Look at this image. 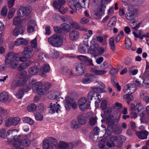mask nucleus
Returning <instances> with one entry per match:
<instances>
[{"instance_id":"nucleus-1","label":"nucleus","mask_w":149,"mask_h":149,"mask_svg":"<svg viewBox=\"0 0 149 149\" xmlns=\"http://www.w3.org/2000/svg\"><path fill=\"white\" fill-rule=\"evenodd\" d=\"M29 84L32 85L33 91L34 93L40 95H46L48 93V91L50 88L51 85L49 83H47L45 85L46 88H42L43 84L40 82H36V80L33 78L30 79L29 81Z\"/></svg>"},{"instance_id":"nucleus-2","label":"nucleus","mask_w":149,"mask_h":149,"mask_svg":"<svg viewBox=\"0 0 149 149\" xmlns=\"http://www.w3.org/2000/svg\"><path fill=\"white\" fill-rule=\"evenodd\" d=\"M19 54L14 53L12 52L8 53L5 56V63L6 65L9 64L12 69H15L19 65Z\"/></svg>"},{"instance_id":"nucleus-3","label":"nucleus","mask_w":149,"mask_h":149,"mask_svg":"<svg viewBox=\"0 0 149 149\" xmlns=\"http://www.w3.org/2000/svg\"><path fill=\"white\" fill-rule=\"evenodd\" d=\"M129 12L125 15V17L127 19L130 21V25L133 26L136 24L137 21L134 19L133 16L138 13V10L134 8L132 6H129L127 7Z\"/></svg>"},{"instance_id":"nucleus-4","label":"nucleus","mask_w":149,"mask_h":149,"mask_svg":"<svg viewBox=\"0 0 149 149\" xmlns=\"http://www.w3.org/2000/svg\"><path fill=\"white\" fill-rule=\"evenodd\" d=\"M48 42L52 46L56 47L61 46L63 40L62 37L59 34L53 35L48 39Z\"/></svg>"},{"instance_id":"nucleus-5","label":"nucleus","mask_w":149,"mask_h":149,"mask_svg":"<svg viewBox=\"0 0 149 149\" xmlns=\"http://www.w3.org/2000/svg\"><path fill=\"white\" fill-rule=\"evenodd\" d=\"M15 130H9L7 132V137L8 140V143L10 144L12 142H13L12 145L14 143L17 144L18 143H20L21 140L20 139L21 136L20 135H13V132Z\"/></svg>"},{"instance_id":"nucleus-6","label":"nucleus","mask_w":149,"mask_h":149,"mask_svg":"<svg viewBox=\"0 0 149 149\" xmlns=\"http://www.w3.org/2000/svg\"><path fill=\"white\" fill-rule=\"evenodd\" d=\"M109 118L111 119L108 122V128L112 130H113L114 127L117 125L120 119V115L118 116L117 112H115L113 115H110Z\"/></svg>"},{"instance_id":"nucleus-7","label":"nucleus","mask_w":149,"mask_h":149,"mask_svg":"<svg viewBox=\"0 0 149 149\" xmlns=\"http://www.w3.org/2000/svg\"><path fill=\"white\" fill-rule=\"evenodd\" d=\"M90 103L86 97H82L78 100V105L81 110L84 111L89 108Z\"/></svg>"},{"instance_id":"nucleus-8","label":"nucleus","mask_w":149,"mask_h":149,"mask_svg":"<svg viewBox=\"0 0 149 149\" xmlns=\"http://www.w3.org/2000/svg\"><path fill=\"white\" fill-rule=\"evenodd\" d=\"M109 65H108L107 63L106 62H104L101 65V67L102 69V70H99L96 69V67L95 66L94 68L91 70V71L98 75H103L107 72V71L105 70L106 69Z\"/></svg>"},{"instance_id":"nucleus-9","label":"nucleus","mask_w":149,"mask_h":149,"mask_svg":"<svg viewBox=\"0 0 149 149\" xmlns=\"http://www.w3.org/2000/svg\"><path fill=\"white\" fill-rule=\"evenodd\" d=\"M65 107L67 110H70V106H71L74 109H76L77 108V104L73 101L72 98L70 97H67L65 98Z\"/></svg>"},{"instance_id":"nucleus-10","label":"nucleus","mask_w":149,"mask_h":149,"mask_svg":"<svg viewBox=\"0 0 149 149\" xmlns=\"http://www.w3.org/2000/svg\"><path fill=\"white\" fill-rule=\"evenodd\" d=\"M68 5L69 7L72 10L70 11L71 14H72L76 13L77 10H79L80 5L78 2H75L72 0L68 2Z\"/></svg>"},{"instance_id":"nucleus-11","label":"nucleus","mask_w":149,"mask_h":149,"mask_svg":"<svg viewBox=\"0 0 149 149\" xmlns=\"http://www.w3.org/2000/svg\"><path fill=\"white\" fill-rule=\"evenodd\" d=\"M135 111L138 112V114L141 117V120H143L144 116L145 115V110L141 103H138L136 105Z\"/></svg>"},{"instance_id":"nucleus-12","label":"nucleus","mask_w":149,"mask_h":149,"mask_svg":"<svg viewBox=\"0 0 149 149\" xmlns=\"http://www.w3.org/2000/svg\"><path fill=\"white\" fill-rule=\"evenodd\" d=\"M61 108L59 104L57 102L51 103L48 107L49 112L52 113L55 112L58 113L59 111H61Z\"/></svg>"},{"instance_id":"nucleus-13","label":"nucleus","mask_w":149,"mask_h":149,"mask_svg":"<svg viewBox=\"0 0 149 149\" xmlns=\"http://www.w3.org/2000/svg\"><path fill=\"white\" fill-rule=\"evenodd\" d=\"M33 48L30 46H27L24 48L22 52V55L24 56L26 58L29 59L31 58L33 56Z\"/></svg>"},{"instance_id":"nucleus-14","label":"nucleus","mask_w":149,"mask_h":149,"mask_svg":"<svg viewBox=\"0 0 149 149\" xmlns=\"http://www.w3.org/2000/svg\"><path fill=\"white\" fill-rule=\"evenodd\" d=\"M27 75V72L25 71H22L21 72L19 76L20 79H19L17 82V84L18 86H20L24 85L27 81V79L26 78Z\"/></svg>"},{"instance_id":"nucleus-15","label":"nucleus","mask_w":149,"mask_h":149,"mask_svg":"<svg viewBox=\"0 0 149 149\" xmlns=\"http://www.w3.org/2000/svg\"><path fill=\"white\" fill-rule=\"evenodd\" d=\"M20 120V119L19 117L10 118L6 122L5 125L6 127L9 126L11 125H16L19 123Z\"/></svg>"},{"instance_id":"nucleus-16","label":"nucleus","mask_w":149,"mask_h":149,"mask_svg":"<svg viewBox=\"0 0 149 149\" xmlns=\"http://www.w3.org/2000/svg\"><path fill=\"white\" fill-rule=\"evenodd\" d=\"M136 90L135 86L132 84H128L125 85L123 91L124 93H129L130 94L133 93Z\"/></svg>"},{"instance_id":"nucleus-17","label":"nucleus","mask_w":149,"mask_h":149,"mask_svg":"<svg viewBox=\"0 0 149 149\" xmlns=\"http://www.w3.org/2000/svg\"><path fill=\"white\" fill-rule=\"evenodd\" d=\"M25 30V28L24 26L16 27L13 30V33L14 36H17L19 34L22 35Z\"/></svg>"},{"instance_id":"nucleus-18","label":"nucleus","mask_w":149,"mask_h":149,"mask_svg":"<svg viewBox=\"0 0 149 149\" xmlns=\"http://www.w3.org/2000/svg\"><path fill=\"white\" fill-rule=\"evenodd\" d=\"M97 86L100 88L93 87L92 88V89L93 90L97 93H100L104 92V89L105 87V85L103 82L98 81Z\"/></svg>"},{"instance_id":"nucleus-19","label":"nucleus","mask_w":149,"mask_h":149,"mask_svg":"<svg viewBox=\"0 0 149 149\" xmlns=\"http://www.w3.org/2000/svg\"><path fill=\"white\" fill-rule=\"evenodd\" d=\"M50 70V68L49 65L45 64L40 68V74L42 76L45 77L46 74L45 73L48 72Z\"/></svg>"},{"instance_id":"nucleus-20","label":"nucleus","mask_w":149,"mask_h":149,"mask_svg":"<svg viewBox=\"0 0 149 149\" xmlns=\"http://www.w3.org/2000/svg\"><path fill=\"white\" fill-rule=\"evenodd\" d=\"M136 134L137 136L139 139H144L147 138L149 134V132L146 130H144L141 132H136Z\"/></svg>"},{"instance_id":"nucleus-21","label":"nucleus","mask_w":149,"mask_h":149,"mask_svg":"<svg viewBox=\"0 0 149 149\" xmlns=\"http://www.w3.org/2000/svg\"><path fill=\"white\" fill-rule=\"evenodd\" d=\"M79 36V34L77 30H73L69 33V37L71 40H75L78 39Z\"/></svg>"},{"instance_id":"nucleus-22","label":"nucleus","mask_w":149,"mask_h":149,"mask_svg":"<svg viewBox=\"0 0 149 149\" xmlns=\"http://www.w3.org/2000/svg\"><path fill=\"white\" fill-rule=\"evenodd\" d=\"M39 71V68L38 67L32 66L29 68L28 72L30 75L33 76L36 74Z\"/></svg>"},{"instance_id":"nucleus-23","label":"nucleus","mask_w":149,"mask_h":149,"mask_svg":"<svg viewBox=\"0 0 149 149\" xmlns=\"http://www.w3.org/2000/svg\"><path fill=\"white\" fill-rule=\"evenodd\" d=\"M36 24V22L33 20L30 21L28 25L27 31L29 33H31L35 30L34 26Z\"/></svg>"},{"instance_id":"nucleus-24","label":"nucleus","mask_w":149,"mask_h":149,"mask_svg":"<svg viewBox=\"0 0 149 149\" xmlns=\"http://www.w3.org/2000/svg\"><path fill=\"white\" fill-rule=\"evenodd\" d=\"M117 21L116 18L115 17H113L109 20L107 24V28L109 29H111L115 26Z\"/></svg>"},{"instance_id":"nucleus-25","label":"nucleus","mask_w":149,"mask_h":149,"mask_svg":"<svg viewBox=\"0 0 149 149\" xmlns=\"http://www.w3.org/2000/svg\"><path fill=\"white\" fill-rule=\"evenodd\" d=\"M91 15L92 17L95 19H99L102 16L103 14L100 11L97 10L93 11L91 13Z\"/></svg>"},{"instance_id":"nucleus-26","label":"nucleus","mask_w":149,"mask_h":149,"mask_svg":"<svg viewBox=\"0 0 149 149\" xmlns=\"http://www.w3.org/2000/svg\"><path fill=\"white\" fill-rule=\"evenodd\" d=\"M27 44V41L26 39L22 38L17 39L15 42V45L17 46L25 45Z\"/></svg>"},{"instance_id":"nucleus-27","label":"nucleus","mask_w":149,"mask_h":149,"mask_svg":"<svg viewBox=\"0 0 149 149\" xmlns=\"http://www.w3.org/2000/svg\"><path fill=\"white\" fill-rule=\"evenodd\" d=\"M65 3V0H58V1H54L53 3V5L54 7L56 9L62 7L61 6L64 5Z\"/></svg>"},{"instance_id":"nucleus-28","label":"nucleus","mask_w":149,"mask_h":149,"mask_svg":"<svg viewBox=\"0 0 149 149\" xmlns=\"http://www.w3.org/2000/svg\"><path fill=\"white\" fill-rule=\"evenodd\" d=\"M85 68L81 64H78L76 67V71L79 74H81L84 73Z\"/></svg>"},{"instance_id":"nucleus-29","label":"nucleus","mask_w":149,"mask_h":149,"mask_svg":"<svg viewBox=\"0 0 149 149\" xmlns=\"http://www.w3.org/2000/svg\"><path fill=\"white\" fill-rule=\"evenodd\" d=\"M107 105V101L105 100H102L101 103L100 107L102 108V110H104V111L105 113L107 112V113H108L110 112L109 111L111 110V108H107L106 109V107Z\"/></svg>"},{"instance_id":"nucleus-30","label":"nucleus","mask_w":149,"mask_h":149,"mask_svg":"<svg viewBox=\"0 0 149 149\" xmlns=\"http://www.w3.org/2000/svg\"><path fill=\"white\" fill-rule=\"evenodd\" d=\"M8 97V93L6 92H3L0 94V101L2 102L7 101Z\"/></svg>"},{"instance_id":"nucleus-31","label":"nucleus","mask_w":149,"mask_h":149,"mask_svg":"<svg viewBox=\"0 0 149 149\" xmlns=\"http://www.w3.org/2000/svg\"><path fill=\"white\" fill-rule=\"evenodd\" d=\"M32 62L30 61H29L27 62H24L21 63L18 68V70H23L27 68L31 64Z\"/></svg>"},{"instance_id":"nucleus-32","label":"nucleus","mask_w":149,"mask_h":149,"mask_svg":"<svg viewBox=\"0 0 149 149\" xmlns=\"http://www.w3.org/2000/svg\"><path fill=\"white\" fill-rule=\"evenodd\" d=\"M86 77L84 78L82 81V82L85 84L90 83L93 81V79L92 78V75L87 74Z\"/></svg>"},{"instance_id":"nucleus-33","label":"nucleus","mask_w":149,"mask_h":149,"mask_svg":"<svg viewBox=\"0 0 149 149\" xmlns=\"http://www.w3.org/2000/svg\"><path fill=\"white\" fill-rule=\"evenodd\" d=\"M31 141L28 138L25 139L22 141L21 140L20 143L21 145L24 147H27L29 146L31 144Z\"/></svg>"},{"instance_id":"nucleus-34","label":"nucleus","mask_w":149,"mask_h":149,"mask_svg":"<svg viewBox=\"0 0 149 149\" xmlns=\"http://www.w3.org/2000/svg\"><path fill=\"white\" fill-rule=\"evenodd\" d=\"M132 94H127L123 96V98L125 99L127 103L129 104L130 102L133 100H134L133 96L131 95Z\"/></svg>"},{"instance_id":"nucleus-35","label":"nucleus","mask_w":149,"mask_h":149,"mask_svg":"<svg viewBox=\"0 0 149 149\" xmlns=\"http://www.w3.org/2000/svg\"><path fill=\"white\" fill-rule=\"evenodd\" d=\"M20 9L23 12L27 15V14H29L31 11V7H26L25 6H23L21 7Z\"/></svg>"},{"instance_id":"nucleus-36","label":"nucleus","mask_w":149,"mask_h":149,"mask_svg":"<svg viewBox=\"0 0 149 149\" xmlns=\"http://www.w3.org/2000/svg\"><path fill=\"white\" fill-rule=\"evenodd\" d=\"M61 30L65 33L68 32L70 29V26L68 24L63 23L61 25Z\"/></svg>"},{"instance_id":"nucleus-37","label":"nucleus","mask_w":149,"mask_h":149,"mask_svg":"<svg viewBox=\"0 0 149 149\" xmlns=\"http://www.w3.org/2000/svg\"><path fill=\"white\" fill-rule=\"evenodd\" d=\"M114 37H112L110 38L109 40V45L111 49L113 51L116 48L114 42Z\"/></svg>"},{"instance_id":"nucleus-38","label":"nucleus","mask_w":149,"mask_h":149,"mask_svg":"<svg viewBox=\"0 0 149 149\" xmlns=\"http://www.w3.org/2000/svg\"><path fill=\"white\" fill-rule=\"evenodd\" d=\"M24 122L27 123L29 125H32L34 123V121L31 118L29 117H24L22 118Z\"/></svg>"},{"instance_id":"nucleus-39","label":"nucleus","mask_w":149,"mask_h":149,"mask_svg":"<svg viewBox=\"0 0 149 149\" xmlns=\"http://www.w3.org/2000/svg\"><path fill=\"white\" fill-rule=\"evenodd\" d=\"M43 149H52L51 146H49V143L47 139H45L43 141Z\"/></svg>"},{"instance_id":"nucleus-40","label":"nucleus","mask_w":149,"mask_h":149,"mask_svg":"<svg viewBox=\"0 0 149 149\" xmlns=\"http://www.w3.org/2000/svg\"><path fill=\"white\" fill-rule=\"evenodd\" d=\"M77 120L79 124L84 125L85 124L86 122L85 118L81 116H78Z\"/></svg>"},{"instance_id":"nucleus-41","label":"nucleus","mask_w":149,"mask_h":149,"mask_svg":"<svg viewBox=\"0 0 149 149\" xmlns=\"http://www.w3.org/2000/svg\"><path fill=\"white\" fill-rule=\"evenodd\" d=\"M92 90L93 91H90L88 93L87 97L88 101L91 100L93 97H94L95 94L97 93L93 90Z\"/></svg>"},{"instance_id":"nucleus-42","label":"nucleus","mask_w":149,"mask_h":149,"mask_svg":"<svg viewBox=\"0 0 149 149\" xmlns=\"http://www.w3.org/2000/svg\"><path fill=\"white\" fill-rule=\"evenodd\" d=\"M71 127L74 129H76L80 127V125L78 122L76 120H73L71 123Z\"/></svg>"},{"instance_id":"nucleus-43","label":"nucleus","mask_w":149,"mask_h":149,"mask_svg":"<svg viewBox=\"0 0 149 149\" xmlns=\"http://www.w3.org/2000/svg\"><path fill=\"white\" fill-rule=\"evenodd\" d=\"M125 44L126 47L127 49L130 48L132 45V42L130 39L128 38H126L125 40Z\"/></svg>"},{"instance_id":"nucleus-44","label":"nucleus","mask_w":149,"mask_h":149,"mask_svg":"<svg viewBox=\"0 0 149 149\" xmlns=\"http://www.w3.org/2000/svg\"><path fill=\"white\" fill-rule=\"evenodd\" d=\"M38 57L39 60L43 61L44 58H49V56H48L45 53L41 52L38 55Z\"/></svg>"},{"instance_id":"nucleus-45","label":"nucleus","mask_w":149,"mask_h":149,"mask_svg":"<svg viewBox=\"0 0 149 149\" xmlns=\"http://www.w3.org/2000/svg\"><path fill=\"white\" fill-rule=\"evenodd\" d=\"M20 18L18 17H15L13 18V23L14 25L17 26L20 23Z\"/></svg>"},{"instance_id":"nucleus-46","label":"nucleus","mask_w":149,"mask_h":149,"mask_svg":"<svg viewBox=\"0 0 149 149\" xmlns=\"http://www.w3.org/2000/svg\"><path fill=\"white\" fill-rule=\"evenodd\" d=\"M97 118L94 117L91 118L89 121V124L91 126H94L97 123Z\"/></svg>"},{"instance_id":"nucleus-47","label":"nucleus","mask_w":149,"mask_h":149,"mask_svg":"<svg viewBox=\"0 0 149 149\" xmlns=\"http://www.w3.org/2000/svg\"><path fill=\"white\" fill-rule=\"evenodd\" d=\"M37 107L35 104H32L27 107V109L29 111H33L36 110Z\"/></svg>"},{"instance_id":"nucleus-48","label":"nucleus","mask_w":149,"mask_h":149,"mask_svg":"<svg viewBox=\"0 0 149 149\" xmlns=\"http://www.w3.org/2000/svg\"><path fill=\"white\" fill-rule=\"evenodd\" d=\"M35 117L36 120L41 121L43 119V116L42 114L37 113L35 114Z\"/></svg>"},{"instance_id":"nucleus-49","label":"nucleus","mask_w":149,"mask_h":149,"mask_svg":"<svg viewBox=\"0 0 149 149\" xmlns=\"http://www.w3.org/2000/svg\"><path fill=\"white\" fill-rule=\"evenodd\" d=\"M88 33H85L83 36L84 39H88L93 35V31L91 30L88 31Z\"/></svg>"},{"instance_id":"nucleus-50","label":"nucleus","mask_w":149,"mask_h":149,"mask_svg":"<svg viewBox=\"0 0 149 149\" xmlns=\"http://www.w3.org/2000/svg\"><path fill=\"white\" fill-rule=\"evenodd\" d=\"M124 35L123 32L122 31H120V33L116 36L115 39V42H118L120 41L122 36Z\"/></svg>"},{"instance_id":"nucleus-51","label":"nucleus","mask_w":149,"mask_h":149,"mask_svg":"<svg viewBox=\"0 0 149 149\" xmlns=\"http://www.w3.org/2000/svg\"><path fill=\"white\" fill-rule=\"evenodd\" d=\"M86 48L82 45H79L78 46V51L81 53H84L86 51Z\"/></svg>"},{"instance_id":"nucleus-52","label":"nucleus","mask_w":149,"mask_h":149,"mask_svg":"<svg viewBox=\"0 0 149 149\" xmlns=\"http://www.w3.org/2000/svg\"><path fill=\"white\" fill-rule=\"evenodd\" d=\"M49 142H50L52 145L54 146L56 145L57 143V141L56 139L52 138L50 137L47 139Z\"/></svg>"},{"instance_id":"nucleus-53","label":"nucleus","mask_w":149,"mask_h":149,"mask_svg":"<svg viewBox=\"0 0 149 149\" xmlns=\"http://www.w3.org/2000/svg\"><path fill=\"white\" fill-rule=\"evenodd\" d=\"M6 130L4 129H1L0 130V137L3 139L6 138L7 137L6 135Z\"/></svg>"},{"instance_id":"nucleus-54","label":"nucleus","mask_w":149,"mask_h":149,"mask_svg":"<svg viewBox=\"0 0 149 149\" xmlns=\"http://www.w3.org/2000/svg\"><path fill=\"white\" fill-rule=\"evenodd\" d=\"M141 80L139 79H136L135 80L136 85L138 86H141V83H143L144 81V79L143 77H141Z\"/></svg>"},{"instance_id":"nucleus-55","label":"nucleus","mask_w":149,"mask_h":149,"mask_svg":"<svg viewBox=\"0 0 149 149\" xmlns=\"http://www.w3.org/2000/svg\"><path fill=\"white\" fill-rule=\"evenodd\" d=\"M15 11V9L14 8H13L10 9L8 13V17L9 19L11 18L13 16Z\"/></svg>"},{"instance_id":"nucleus-56","label":"nucleus","mask_w":149,"mask_h":149,"mask_svg":"<svg viewBox=\"0 0 149 149\" xmlns=\"http://www.w3.org/2000/svg\"><path fill=\"white\" fill-rule=\"evenodd\" d=\"M24 93V92L22 90H19L16 93L15 95L17 98L20 99L22 97Z\"/></svg>"},{"instance_id":"nucleus-57","label":"nucleus","mask_w":149,"mask_h":149,"mask_svg":"<svg viewBox=\"0 0 149 149\" xmlns=\"http://www.w3.org/2000/svg\"><path fill=\"white\" fill-rule=\"evenodd\" d=\"M109 68L111 69V70L110 71V73L112 75H113L116 74L118 71L117 69L113 68L111 65H109Z\"/></svg>"},{"instance_id":"nucleus-58","label":"nucleus","mask_w":149,"mask_h":149,"mask_svg":"<svg viewBox=\"0 0 149 149\" xmlns=\"http://www.w3.org/2000/svg\"><path fill=\"white\" fill-rule=\"evenodd\" d=\"M7 9L6 6H4L2 9L1 11V14L2 16L5 17L7 15Z\"/></svg>"},{"instance_id":"nucleus-59","label":"nucleus","mask_w":149,"mask_h":149,"mask_svg":"<svg viewBox=\"0 0 149 149\" xmlns=\"http://www.w3.org/2000/svg\"><path fill=\"white\" fill-rule=\"evenodd\" d=\"M68 144L63 142H60L58 144L59 147L61 149L67 148Z\"/></svg>"},{"instance_id":"nucleus-60","label":"nucleus","mask_w":149,"mask_h":149,"mask_svg":"<svg viewBox=\"0 0 149 149\" xmlns=\"http://www.w3.org/2000/svg\"><path fill=\"white\" fill-rule=\"evenodd\" d=\"M88 57L86 56L80 55L77 56V58L80 61L85 62Z\"/></svg>"},{"instance_id":"nucleus-61","label":"nucleus","mask_w":149,"mask_h":149,"mask_svg":"<svg viewBox=\"0 0 149 149\" xmlns=\"http://www.w3.org/2000/svg\"><path fill=\"white\" fill-rule=\"evenodd\" d=\"M89 21V19H86L85 17H83L81 19L80 22L81 24H85L88 23Z\"/></svg>"},{"instance_id":"nucleus-62","label":"nucleus","mask_w":149,"mask_h":149,"mask_svg":"<svg viewBox=\"0 0 149 149\" xmlns=\"http://www.w3.org/2000/svg\"><path fill=\"white\" fill-rule=\"evenodd\" d=\"M70 25L74 29H79L80 28L78 24L75 22H73L71 23Z\"/></svg>"},{"instance_id":"nucleus-63","label":"nucleus","mask_w":149,"mask_h":149,"mask_svg":"<svg viewBox=\"0 0 149 149\" xmlns=\"http://www.w3.org/2000/svg\"><path fill=\"white\" fill-rule=\"evenodd\" d=\"M51 55L53 58L58 57L59 56V52L57 50H53Z\"/></svg>"},{"instance_id":"nucleus-64","label":"nucleus","mask_w":149,"mask_h":149,"mask_svg":"<svg viewBox=\"0 0 149 149\" xmlns=\"http://www.w3.org/2000/svg\"><path fill=\"white\" fill-rule=\"evenodd\" d=\"M113 130L115 134H117L121 133L123 130L121 127H116L115 130L113 129Z\"/></svg>"}]
</instances>
